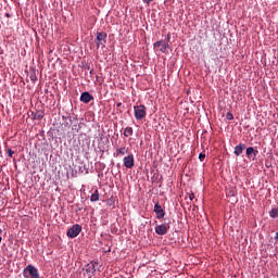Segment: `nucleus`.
<instances>
[{
  "label": "nucleus",
  "instance_id": "obj_8",
  "mask_svg": "<svg viewBox=\"0 0 278 278\" xmlns=\"http://www.w3.org/2000/svg\"><path fill=\"white\" fill-rule=\"evenodd\" d=\"M123 162H124V166L126 168H134V166H135L134 154H128L127 156H125L123 159Z\"/></svg>",
  "mask_w": 278,
  "mask_h": 278
},
{
  "label": "nucleus",
  "instance_id": "obj_27",
  "mask_svg": "<svg viewBox=\"0 0 278 278\" xmlns=\"http://www.w3.org/2000/svg\"><path fill=\"white\" fill-rule=\"evenodd\" d=\"M3 240V238L0 236V242Z\"/></svg>",
  "mask_w": 278,
  "mask_h": 278
},
{
  "label": "nucleus",
  "instance_id": "obj_26",
  "mask_svg": "<svg viewBox=\"0 0 278 278\" xmlns=\"http://www.w3.org/2000/svg\"><path fill=\"white\" fill-rule=\"evenodd\" d=\"M30 79L34 81V79H36V77H30Z\"/></svg>",
  "mask_w": 278,
  "mask_h": 278
},
{
  "label": "nucleus",
  "instance_id": "obj_14",
  "mask_svg": "<svg viewBox=\"0 0 278 278\" xmlns=\"http://www.w3.org/2000/svg\"><path fill=\"white\" fill-rule=\"evenodd\" d=\"M124 136H125V138H129V136H134V128L126 127L124 130Z\"/></svg>",
  "mask_w": 278,
  "mask_h": 278
},
{
  "label": "nucleus",
  "instance_id": "obj_7",
  "mask_svg": "<svg viewBox=\"0 0 278 278\" xmlns=\"http://www.w3.org/2000/svg\"><path fill=\"white\" fill-rule=\"evenodd\" d=\"M108 40V34L105 33H98L96 38V45L98 48L101 47V45H105Z\"/></svg>",
  "mask_w": 278,
  "mask_h": 278
},
{
  "label": "nucleus",
  "instance_id": "obj_6",
  "mask_svg": "<svg viewBox=\"0 0 278 278\" xmlns=\"http://www.w3.org/2000/svg\"><path fill=\"white\" fill-rule=\"evenodd\" d=\"M153 47H154V49H159V51H161V53H168V42H166L164 40L154 42Z\"/></svg>",
  "mask_w": 278,
  "mask_h": 278
},
{
  "label": "nucleus",
  "instance_id": "obj_22",
  "mask_svg": "<svg viewBox=\"0 0 278 278\" xmlns=\"http://www.w3.org/2000/svg\"><path fill=\"white\" fill-rule=\"evenodd\" d=\"M121 105H123V103L118 102V103L116 104V108H121Z\"/></svg>",
  "mask_w": 278,
  "mask_h": 278
},
{
  "label": "nucleus",
  "instance_id": "obj_19",
  "mask_svg": "<svg viewBox=\"0 0 278 278\" xmlns=\"http://www.w3.org/2000/svg\"><path fill=\"white\" fill-rule=\"evenodd\" d=\"M7 153H8L9 157H13L14 156V151L12 149H9L7 151Z\"/></svg>",
  "mask_w": 278,
  "mask_h": 278
},
{
  "label": "nucleus",
  "instance_id": "obj_13",
  "mask_svg": "<svg viewBox=\"0 0 278 278\" xmlns=\"http://www.w3.org/2000/svg\"><path fill=\"white\" fill-rule=\"evenodd\" d=\"M244 149H247V144L240 143L235 148V155L237 156L242 155V151H244Z\"/></svg>",
  "mask_w": 278,
  "mask_h": 278
},
{
  "label": "nucleus",
  "instance_id": "obj_16",
  "mask_svg": "<svg viewBox=\"0 0 278 278\" xmlns=\"http://www.w3.org/2000/svg\"><path fill=\"white\" fill-rule=\"evenodd\" d=\"M90 201H92V202L99 201V190H96V191L91 194Z\"/></svg>",
  "mask_w": 278,
  "mask_h": 278
},
{
  "label": "nucleus",
  "instance_id": "obj_18",
  "mask_svg": "<svg viewBox=\"0 0 278 278\" xmlns=\"http://www.w3.org/2000/svg\"><path fill=\"white\" fill-rule=\"evenodd\" d=\"M226 118H227V121H233V114L227 113Z\"/></svg>",
  "mask_w": 278,
  "mask_h": 278
},
{
  "label": "nucleus",
  "instance_id": "obj_25",
  "mask_svg": "<svg viewBox=\"0 0 278 278\" xmlns=\"http://www.w3.org/2000/svg\"><path fill=\"white\" fill-rule=\"evenodd\" d=\"M30 79L34 81V79H36V77H30Z\"/></svg>",
  "mask_w": 278,
  "mask_h": 278
},
{
  "label": "nucleus",
  "instance_id": "obj_3",
  "mask_svg": "<svg viewBox=\"0 0 278 278\" xmlns=\"http://www.w3.org/2000/svg\"><path fill=\"white\" fill-rule=\"evenodd\" d=\"M135 110V118L137 121H142L147 116V106L140 104L137 106H134Z\"/></svg>",
  "mask_w": 278,
  "mask_h": 278
},
{
  "label": "nucleus",
  "instance_id": "obj_17",
  "mask_svg": "<svg viewBox=\"0 0 278 278\" xmlns=\"http://www.w3.org/2000/svg\"><path fill=\"white\" fill-rule=\"evenodd\" d=\"M269 216L271 218H278V208H273L270 212H269Z\"/></svg>",
  "mask_w": 278,
  "mask_h": 278
},
{
  "label": "nucleus",
  "instance_id": "obj_1",
  "mask_svg": "<svg viewBox=\"0 0 278 278\" xmlns=\"http://www.w3.org/2000/svg\"><path fill=\"white\" fill-rule=\"evenodd\" d=\"M23 276L25 278H40L38 268H36L34 265H27L23 270Z\"/></svg>",
  "mask_w": 278,
  "mask_h": 278
},
{
  "label": "nucleus",
  "instance_id": "obj_24",
  "mask_svg": "<svg viewBox=\"0 0 278 278\" xmlns=\"http://www.w3.org/2000/svg\"><path fill=\"white\" fill-rule=\"evenodd\" d=\"M30 79L34 81V79H36V77H30Z\"/></svg>",
  "mask_w": 278,
  "mask_h": 278
},
{
  "label": "nucleus",
  "instance_id": "obj_9",
  "mask_svg": "<svg viewBox=\"0 0 278 278\" xmlns=\"http://www.w3.org/2000/svg\"><path fill=\"white\" fill-rule=\"evenodd\" d=\"M247 156L249 157V160H253L255 161V159L257 157V154L260 153V151H257L256 149H254L253 147H249L247 149Z\"/></svg>",
  "mask_w": 278,
  "mask_h": 278
},
{
  "label": "nucleus",
  "instance_id": "obj_11",
  "mask_svg": "<svg viewBox=\"0 0 278 278\" xmlns=\"http://www.w3.org/2000/svg\"><path fill=\"white\" fill-rule=\"evenodd\" d=\"M92 99H94V97H92L88 91L83 92L80 96L81 103H90Z\"/></svg>",
  "mask_w": 278,
  "mask_h": 278
},
{
  "label": "nucleus",
  "instance_id": "obj_2",
  "mask_svg": "<svg viewBox=\"0 0 278 278\" xmlns=\"http://www.w3.org/2000/svg\"><path fill=\"white\" fill-rule=\"evenodd\" d=\"M83 270L85 271L84 273L85 277L87 278L94 277V273H97V262L88 263Z\"/></svg>",
  "mask_w": 278,
  "mask_h": 278
},
{
  "label": "nucleus",
  "instance_id": "obj_23",
  "mask_svg": "<svg viewBox=\"0 0 278 278\" xmlns=\"http://www.w3.org/2000/svg\"><path fill=\"white\" fill-rule=\"evenodd\" d=\"M143 1H144V3H150L153 0H143Z\"/></svg>",
  "mask_w": 278,
  "mask_h": 278
},
{
  "label": "nucleus",
  "instance_id": "obj_10",
  "mask_svg": "<svg viewBox=\"0 0 278 278\" xmlns=\"http://www.w3.org/2000/svg\"><path fill=\"white\" fill-rule=\"evenodd\" d=\"M154 212H155V214H156V218H164V216H165V212H164V208H162V205H160V203L157 202V203H155V205H154Z\"/></svg>",
  "mask_w": 278,
  "mask_h": 278
},
{
  "label": "nucleus",
  "instance_id": "obj_20",
  "mask_svg": "<svg viewBox=\"0 0 278 278\" xmlns=\"http://www.w3.org/2000/svg\"><path fill=\"white\" fill-rule=\"evenodd\" d=\"M199 160H200V162H203V160H205V153H200Z\"/></svg>",
  "mask_w": 278,
  "mask_h": 278
},
{
  "label": "nucleus",
  "instance_id": "obj_4",
  "mask_svg": "<svg viewBox=\"0 0 278 278\" xmlns=\"http://www.w3.org/2000/svg\"><path fill=\"white\" fill-rule=\"evenodd\" d=\"M168 229H170V224L163 223L155 226V233H157V236H166L168 233Z\"/></svg>",
  "mask_w": 278,
  "mask_h": 278
},
{
  "label": "nucleus",
  "instance_id": "obj_12",
  "mask_svg": "<svg viewBox=\"0 0 278 278\" xmlns=\"http://www.w3.org/2000/svg\"><path fill=\"white\" fill-rule=\"evenodd\" d=\"M128 152H129V149H127L126 147L117 148L115 151V155L116 157H121L123 155H127Z\"/></svg>",
  "mask_w": 278,
  "mask_h": 278
},
{
  "label": "nucleus",
  "instance_id": "obj_5",
  "mask_svg": "<svg viewBox=\"0 0 278 278\" xmlns=\"http://www.w3.org/2000/svg\"><path fill=\"white\" fill-rule=\"evenodd\" d=\"M79 233H81V225L79 224L73 225L67 230V238H77Z\"/></svg>",
  "mask_w": 278,
  "mask_h": 278
},
{
  "label": "nucleus",
  "instance_id": "obj_21",
  "mask_svg": "<svg viewBox=\"0 0 278 278\" xmlns=\"http://www.w3.org/2000/svg\"><path fill=\"white\" fill-rule=\"evenodd\" d=\"M189 199H190V201H193V199H194V193L189 194Z\"/></svg>",
  "mask_w": 278,
  "mask_h": 278
},
{
  "label": "nucleus",
  "instance_id": "obj_15",
  "mask_svg": "<svg viewBox=\"0 0 278 278\" xmlns=\"http://www.w3.org/2000/svg\"><path fill=\"white\" fill-rule=\"evenodd\" d=\"M33 117L35 118V121H42V118L45 117V114H42L41 112H36V113H33Z\"/></svg>",
  "mask_w": 278,
  "mask_h": 278
}]
</instances>
